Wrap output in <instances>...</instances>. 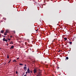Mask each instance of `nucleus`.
Wrapping results in <instances>:
<instances>
[{
    "instance_id": "obj_1",
    "label": "nucleus",
    "mask_w": 76,
    "mask_h": 76,
    "mask_svg": "<svg viewBox=\"0 0 76 76\" xmlns=\"http://www.w3.org/2000/svg\"><path fill=\"white\" fill-rule=\"evenodd\" d=\"M41 71H40L39 72V73H37V76H41Z\"/></svg>"
},
{
    "instance_id": "obj_2",
    "label": "nucleus",
    "mask_w": 76,
    "mask_h": 76,
    "mask_svg": "<svg viewBox=\"0 0 76 76\" xmlns=\"http://www.w3.org/2000/svg\"><path fill=\"white\" fill-rule=\"evenodd\" d=\"M3 41H6V42H7L8 40L6 39L5 38H4L3 39Z\"/></svg>"
},
{
    "instance_id": "obj_3",
    "label": "nucleus",
    "mask_w": 76,
    "mask_h": 76,
    "mask_svg": "<svg viewBox=\"0 0 76 76\" xmlns=\"http://www.w3.org/2000/svg\"><path fill=\"white\" fill-rule=\"evenodd\" d=\"M34 73H37V70L36 69H34Z\"/></svg>"
},
{
    "instance_id": "obj_4",
    "label": "nucleus",
    "mask_w": 76,
    "mask_h": 76,
    "mask_svg": "<svg viewBox=\"0 0 76 76\" xmlns=\"http://www.w3.org/2000/svg\"><path fill=\"white\" fill-rule=\"evenodd\" d=\"M24 69L25 71H26L27 70V67L24 66Z\"/></svg>"
},
{
    "instance_id": "obj_5",
    "label": "nucleus",
    "mask_w": 76,
    "mask_h": 76,
    "mask_svg": "<svg viewBox=\"0 0 76 76\" xmlns=\"http://www.w3.org/2000/svg\"><path fill=\"white\" fill-rule=\"evenodd\" d=\"M9 32V30H6V31L5 32V33H8Z\"/></svg>"
},
{
    "instance_id": "obj_6",
    "label": "nucleus",
    "mask_w": 76,
    "mask_h": 76,
    "mask_svg": "<svg viewBox=\"0 0 76 76\" xmlns=\"http://www.w3.org/2000/svg\"><path fill=\"white\" fill-rule=\"evenodd\" d=\"M27 71H28V73H30V70L29 69V68H28Z\"/></svg>"
},
{
    "instance_id": "obj_7",
    "label": "nucleus",
    "mask_w": 76,
    "mask_h": 76,
    "mask_svg": "<svg viewBox=\"0 0 76 76\" xmlns=\"http://www.w3.org/2000/svg\"><path fill=\"white\" fill-rule=\"evenodd\" d=\"M14 46H12L11 47V48H10V49H11L12 48L13 49V48H14Z\"/></svg>"
},
{
    "instance_id": "obj_8",
    "label": "nucleus",
    "mask_w": 76,
    "mask_h": 76,
    "mask_svg": "<svg viewBox=\"0 0 76 76\" xmlns=\"http://www.w3.org/2000/svg\"><path fill=\"white\" fill-rule=\"evenodd\" d=\"M4 32V31L3 30H1V33L2 34H3Z\"/></svg>"
},
{
    "instance_id": "obj_9",
    "label": "nucleus",
    "mask_w": 76,
    "mask_h": 76,
    "mask_svg": "<svg viewBox=\"0 0 76 76\" xmlns=\"http://www.w3.org/2000/svg\"><path fill=\"white\" fill-rule=\"evenodd\" d=\"M64 38L65 41H66L67 40V38Z\"/></svg>"
},
{
    "instance_id": "obj_10",
    "label": "nucleus",
    "mask_w": 76,
    "mask_h": 76,
    "mask_svg": "<svg viewBox=\"0 0 76 76\" xmlns=\"http://www.w3.org/2000/svg\"><path fill=\"white\" fill-rule=\"evenodd\" d=\"M12 61L13 62H17V61H16V60L15 59L13 60Z\"/></svg>"
},
{
    "instance_id": "obj_11",
    "label": "nucleus",
    "mask_w": 76,
    "mask_h": 76,
    "mask_svg": "<svg viewBox=\"0 0 76 76\" xmlns=\"http://www.w3.org/2000/svg\"><path fill=\"white\" fill-rule=\"evenodd\" d=\"M66 59H67V60L68 59H69V58H68V57H66Z\"/></svg>"
},
{
    "instance_id": "obj_12",
    "label": "nucleus",
    "mask_w": 76,
    "mask_h": 76,
    "mask_svg": "<svg viewBox=\"0 0 76 76\" xmlns=\"http://www.w3.org/2000/svg\"><path fill=\"white\" fill-rule=\"evenodd\" d=\"M7 58H9V56L8 55H7Z\"/></svg>"
},
{
    "instance_id": "obj_13",
    "label": "nucleus",
    "mask_w": 76,
    "mask_h": 76,
    "mask_svg": "<svg viewBox=\"0 0 76 76\" xmlns=\"http://www.w3.org/2000/svg\"><path fill=\"white\" fill-rule=\"evenodd\" d=\"M19 65H23V64H20Z\"/></svg>"
},
{
    "instance_id": "obj_14",
    "label": "nucleus",
    "mask_w": 76,
    "mask_h": 76,
    "mask_svg": "<svg viewBox=\"0 0 76 76\" xmlns=\"http://www.w3.org/2000/svg\"><path fill=\"white\" fill-rule=\"evenodd\" d=\"M11 61V59H10V61H9L8 62V63H10V61Z\"/></svg>"
},
{
    "instance_id": "obj_15",
    "label": "nucleus",
    "mask_w": 76,
    "mask_h": 76,
    "mask_svg": "<svg viewBox=\"0 0 76 76\" xmlns=\"http://www.w3.org/2000/svg\"><path fill=\"white\" fill-rule=\"evenodd\" d=\"M69 43H70V44H71L72 43V42H69Z\"/></svg>"
},
{
    "instance_id": "obj_16",
    "label": "nucleus",
    "mask_w": 76,
    "mask_h": 76,
    "mask_svg": "<svg viewBox=\"0 0 76 76\" xmlns=\"http://www.w3.org/2000/svg\"><path fill=\"white\" fill-rule=\"evenodd\" d=\"M4 35H7V34H6V33H4Z\"/></svg>"
},
{
    "instance_id": "obj_17",
    "label": "nucleus",
    "mask_w": 76,
    "mask_h": 76,
    "mask_svg": "<svg viewBox=\"0 0 76 76\" xmlns=\"http://www.w3.org/2000/svg\"><path fill=\"white\" fill-rule=\"evenodd\" d=\"M7 39H8L9 41H10V40H11L10 39H9V38H8Z\"/></svg>"
},
{
    "instance_id": "obj_18",
    "label": "nucleus",
    "mask_w": 76,
    "mask_h": 76,
    "mask_svg": "<svg viewBox=\"0 0 76 76\" xmlns=\"http://www.w3.org/2000/svg\"><path fill=\"white\" fill-rule=\"evenodd\" d=\"M28 72H26V74H27V73H28Z\"/></svg>"
},
{
    "instance_id": "obj_19",
    "label": "nucleus",
    "mask_w": 76,
    "mask_h": 76,
    "mask_svg": "<svg viewBox=\"0 0 76 76\" xmlns=\"http://www.w3.org/2000/svg\"><path fill=\"white\" fill-rule=\"evenodd\" d=\"M60 51H61V50H59V51H58V52H60Z\"/></svg>"
},
{
    "instance_id": "obj_20",
    "label": "nucleus",
    "mask_w": 76,
    "mask_h": 76,
    "mask_svg": "<svg viewBox=\"0 0 76 76\" xmlns=\"http://www.w3.org/2000/svg\"><path fill=\"white\" fill-rule=\"evenodd\" d=\"M48 65H46V67L48 68Z\"/></svg>"
},
{
    "instance_id": "obj_21",
    "label": "nucleus",
    "mask_w": 76,
    "mask_h": 76,
    "mask_svg": "<svg viewBox=\"0 0 76 76\" xmlns=\"http://www.w3.org/2000/svg\"><path fill=\"white\" fill-rule=\"evenodd\" d=\"M16 74H18V72L17 71H16Z\"/></svg>"
},
{
    "instance_id": "obj_22",
    "label": "nucleus",
    "mask_w": 76,
    "mask_h": 76,
    "mask_svg": "<svg viewBox=\"0 0 76 76\" xmlns=\"http://www.w3.org/2000/svg\"><path fill=\"white\" fill-rule=\"evenodd\" d=\"M59 67H57V69H59Z\"/></svg>"
},
{
    "instance_id": "obj_23",
    "label": "nucleus",
    "mask_w": 76,
    "mask_h": 76,
    "mask_svg": "<svg viewBox=\"0 0 76 76\" xmlns=\"http://www.w3.org/2000/svg\"><path fill=\"white\" fill-rule=\"evenodd\" d=\"M30 72L32 73V71H31Z\"/></svg>"
},
{
    "instance_id": "obj_24",
    "label": "nucleus",
    "mask_w": 76,
    "mask_h": 76,
    "mask_svg": "<svg viewBox=\"0 0 76 76\" xmlns=\"http://www.w3.org/2000/svg\"><path fill=\"white\" fill-rule=\"evenodd\" d=\"M38 30V29H37V30H36V31H37V30Z\"/></svg>"
},
{
    "instance_id": "obj_25",
    "label": "nucleus",
    "mask_w": 76,
    "mask_h": 76,
    "mask_svg": "<svg viewBox=\"0 0 76 76\" xmlns=\"http://www.w3.org/2000/svg\"><path fill=\"white\" fill-rule=\"evenodd\" d=\"M24 76H26V74L25 75H24Z\"/></svg>"
},
{
    "instance_id": "obj_26",
    "label": "nucleus",
    "mask_w": 76,
    "mask_h": 76,
    "mask_svg": "<svg viewBox=\"0 0 76 76\" xmlns=\"http://www.w3.org/2000/svg\"><path fill=\"white\" fill-rule=\"evenodd\" d=\"M14 33H15V31H14Z\"/></svg>"
},
{
    "instance_id": "obj_27",
    "label": "nucleus",
    "mask_w": 76,
    "mask_h": 76,
    "mask_svg": "<svg viewBox=\"0 0 76 76\" xmlns=\"http://www.w3.org/2000/svg\"><path fill=\"white\" fill-rule=\"evenodd\" d=\"M10 37L12 38V36H10Z\"/></svg>"
},
{
    "instance_id": "obj_28",
    "label": "nucleus",
    "mask_w": 76,
    "mask_h": 76,
    "mask_svg": "<svg viewBox=\"0 0 76 76\" xmlns=\"http://www.w3.org/2000/svg\"><path fill=\"white\" fill-rule=\"evenodd\" d=\"M1 34H0V37H1Z\"/></svg>"
},
{
    "instance_id": "obj_29",
    "label": "nucleus",
    "mask_w": 76,
    "mask_h": 76,
    "mask_svg": "<svg viewBox=\"0 0 76 76\" xmlns=\"http://www.w3.org/2000/svg\"><path fill=\"white\" fill-rule=\"evenodd\" d=\"M11 44H13V42H12V43H11Z\"/></svg>"
},
{
    "instance_id": "obj_30",
    "label": "nucleus",
    "mask_w": 76,
    "mask_h": 76,
    "mask_svg": "<svg viewBox=\"0 0 76 76\" xmlns=\"http://www.w3.org/2000/svg\"><path fill=\"white\" fill-rule=\"evenodd\" d=\"M17 59L18 60V59H19V58H17Z\"/></svg>"
},
{
    "instance_id": "obj_31",
    "label": "nucleus",
    "mask_w": 76,
    "mask_h": 76,
    "mask_svg": "<svg viewBox=\"0 0 76 76\" xmlns=\"http://www.w3.org/2000/svg\"><path fill=\"white\" fill-rule=\"evenodd\" d=\"M3 37H5V36H3Z\"/></svg>"
},
{
    "instance_id": "obj_32",
    "label": "nucleus",
    "mask_w": 76,
    "mask_h": 76,
    "mask_svg": "<svg viewBox=\"0 0 76 76\" xmlns=\"http://www.w3.org/2000/svg\"><path fill=\"white\" fill-rule=\"evenodd\" d=\"M7 46H8V44H7Z\"/></svg>"
},
{
    "instance_id": "obj_33",
    "label": "nucleus",
    "mask_w": 76,
    "mask_h": 76,
    "mask_svg": "<svg viewBox=\"0 0 76 76\" xmlns=\"http://www.w3.org/2000/svg\"><path fill=\"white\" fill-rule=\"evenodd\" d=\"M26 66V65L25 64V66Z\"/></svg>"
},
{
    "instance_id": "obj_34",
    "label": "nucleus",
    "mask_w": 76,
    "mask_h": 76,
    "mask_svg": "<svg viewBox=\"0 0 76 76\" xmlns=\"http://www.w3.org/2000/svg\"><path fill=\"white\" fill-rule=\"evenodd\" d=\"M10 44H11V42H10Z\"/></svg>"
},
{
    "instance_id": "obj_35",
    "label": "nucleus",
    "mask_w": 76,
    "mask_h": 76,
    "mask_svg": "<svg viewBox=\"0 0 76 76\" xmlns=\"http://www.w3.org/2000/svg\"><path fill=\"white\" fill-rule=\"evenodd\" d=\"M2 37H4V36H3V35H2Z\"/></svg>"
},
{
    "instance_id": "obj_36",
    "label": "nucleus",
    "mask_w": 76,
    "mask_h": 76,
    "mask_svg": "<svg viewBox=\"0 0 76 76\" xmlns=\"http://www.w3.org/2000/svg\"><path fill=\"white\" fill-rule=\"evenodd\" d=\"M0 49H1V48H0Z\"/></svg>"
},
{
    "instance_id": "obj_37",
    "label": "nucleus",
    "mask_w": 76,
    "mask_h": 76,
    "mask_svg": "<svg viewBox=\"0 0 76 76\" xmlns=\"http://www.w3.org/2000/svg\"><path fill=\"white\" fill-rule=\"evenodd\" d=\"M12 42V41L11 42Z\"/></svg>"
},
{
    "instance_id": "obj_38",
    "label": "nucleus",
    "mask_w": 76,
    "mask_h": 76,
    "mask_svg": "<svg viewBox=\"0 0 76 76\" xmlns=\"http://www.w3.org/2000/svg\"><path fill=\"white\" fill-rule=\"evenodd\" d=\"M23 75H24V74H23Z\"/></svg>"
},
{
    "instance_id": "obj_39",
    "label": "nucleus",
    "mask_w": 76,
    "mask_h": 76,
    "mask_svg": "<svg viewBox=\"0 0 76 76\" xmlns=\"http://www.w3.org/2000/svg\"><path fill=\"white\" fill-rule=\"evenodd\" d=\"M23 75H24V74H23Z\"/></svg>"
}]
</instances>
